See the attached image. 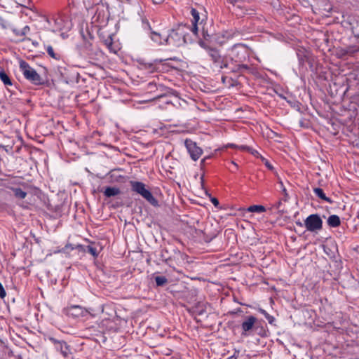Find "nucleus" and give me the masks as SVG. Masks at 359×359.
Returning <instances> with one entry per match:
<instances>
[{"label":"nucleus","instance_id":"f257e3e1","mask_svg":"<svg viewBox=\"0 0 359 359\" xmlns=\"http://www.w3.org/2000/svg\"><path fill=\"white\" fill-rule=\"evenodd\" d=\"M231 51L233 55V57L231 58V62L235 61V62L238 64L235 65L232 67H230L231 71L233 72H237L242 69H248V67L246 65L240 64L241 62L245 61L247 57V48L241 44H237L232 48Z\"/></svg>","mask_w":359,"mask_h":359},{"label":"nucleus","instance_id":"f03ea898","mask_svg":"<svg viewBox=\"0 0 359 359\" xmlns=\"http://www.w3.org/2000/svg\"><path fill=\"white\" fill-rule=\"evenodd\" d=\"M188 27L184 25H180L173 29L166 36V44L174 46H180L186 43L185 34Z\"/></svg>","mask_w":359,"mask_h":359},{"label":"nucleus","instance_id":"7ed1b4c3","mask_svg":"<svg viewBox=\"0 0 359 359\" xmlns=\"http://www.w3.org/2000/svg\"><path fill=\"white\" fill-rule=\"evenodd\" d=\"M20 69L24 75L25 78L34 85H40L43 83L41 76L29 66V65L24 61H20Z\"/></svg>","mask_w":359,"mask_h":359},{"label":"nucleus","instance_id":"20e7f679","mask_svg":"<svg viewBox=\"0 0 359 359\" xmlns=\"http://www.w3.org/2000/svg\"><path fill=\"white\" fill-rule=\"evenodd\" d=\"M131 189L133 191L141 195L144 199L153 205H158L157 200L153 196L151 193L146 189L145 184L140 182L130 181Z\"/></svg>","mask_w":359,"mask_h":359},{"label":"nucleus","instance_id":"39448f33","mask_svg":"<svg viewBox=\"0 0 359 359\" xmlns=\"http://www.w3.org/2000/svg\"><path fill=\"white\" fill-rule=\"evenodd\" d=\"M200 46L207 51L208 55L211 57V60L217 67L220 69L229 67V64L227 60L224 57H222L217 50L206 46L205 43L202 41L200 42Z\"/></svg>","mask_w":359,"mask_h":359},{"label":"nucleus","instance_id":"423d86ee","mask_svg":"<svg viewBox=\"0 0 359 359\" xmlns=\"http://www.w3.org/2000/svg\"><path fill=\"white\" fill-rule=\"evenodd\" d=\"M304 226L309 231H318L323 228V220L318 214H312L304 220Z\"/></svg>","mask_w":359,"mask_h":359},{"label":"nucleus","instance_id":"0eeeda50","mask_svg":"<svg viewBox=\"0 0 359 359\" xmlns=\"http://www.w3.org/2000/svg\"><path fill=\"white\" fill-rule=\"evenodd\" d=\"M184 144L191 158L194 161H197L203 153L202 149L198 147L195 142L189 139L184 141Z\"/></svg>","mask_w":359,"mask_h":359},{"label":"nucleus","instance_id":"6e6552de","mask_svg":"<svg viewBox=\"0 0 359 359\" xmlns=\"http://www.w3.org/2000/svg\"><path fill=\"white\" fill-rule=\"evenodd\" d=\"M67 313L70 316H72L74 318H79V317L86 316L87 314L89 313V312L87 309H86L83 307L74 305V306H72L69 308H68Z\"/></svg>","mask_w":359,"mask_h":359},{"label":"nucleus","instance_id":"1a4fd4ad","mask_svg":"<svg viewBox=\"0 0 359 359\" xmlns=\"http://www.w3.org/2000/svg\"><path fill=\"white\" fill-rule=\"evenodd\" d=\"M191 14L193 17V26L191 28V31L193 32V33L194 34L196 35L197 32H198L197 25L201 23V22H199V20H200L199 13L198 12V11L196 9L192 8L191 10Z\"/></svg>","mask_w":359,"mask_h":359},{"label":"nucleus","instance_id":"9d476101","mask_svg":"<svg viewBox=\"0 0 359 359\" xmlns=\"http://www.w3.org/2000/svg\"><path fill=\"white\" fill-rule=\"evenodd\" d=\"M257 321V318L252 316H248L246 320L243 322L241 327L243 332H248L252 330L255 323Z\"/></svg>","mask_w":359,"mask_h":359},{"label":"nucleus","instance_id":"9b49d317","mask_svg":"<svg viewBox=\"0 0 359 359\" xmlns=\"http://www.w3.org/2000/svg\"><path fill=\"white\" fill-rule=\"evenodd\" d=\"M55 348L64 357H68L71 354L69 346L65 341H57L55 344Z\"/></svg>","mask_w":359,"mask_h":359},{"label":"nucleus","instance_id":"f8f14e48","mask_svg":"<svg viewBox=\"0 0 359 359\" xmlns=\"http://www.w3.org/2000/svg\"><path fill=\"white\" fill-rule=\"evenodd\" d=\"M166 36H163L162 34L157 32H151L150 34V37L153 41L156 43L158 45H164L166 44L165 39Z\"/></svg>","mask_w":359,"mask_h":359},{"label":"nucleus","instance_id":"ddd939ff","mask_svg":"<svg viewBox=\"0 0 359 359\" xmlns=\"http://www.w3.org/2000/svg\"><path fill=\"white\" fill-rule=\"evenodd\" d=\"M118 170H113L109 172L107 174L108 177L110 179L111 182H120L123 178L122 175H119Z\"/></svg>","mask_w":359,"mask_h":359},{"label":"nucleus","instance_id":"4468645a","mask_svg":"<svg viewBox=\"0 0 359 359\" xmlns=\"http://www.w3.org/2000/svg\"><path fill=\"white\" fill-rule=\"evenodd\" d=\"M313 192L320 199H322L330 204H332L333 203V201L330 198H328L325 196L323 190L321 188H318V187L314 188Z\"/></svg>","mask_w":359,"mask_h":359},{"label":"nucleus","instance_id":"2eb2a0df","mask_svg":"<svg viewBox=\"0 0 359 359\" xmlns=\"http://www.w3.org/2000/svg\"><path fill=\"white\" fill-rule=\"evenodd\" d=\"M121 193V191L117 187H108L105 189L104 191V194L107 197H111L118 195Z\"/></svg>","mask_w":359,"mask_h":359},{"label":"nucleus","instance_id":"dca6fc26","mask_svg":"<svg viewBox=\"0 0 359 359\" xmlns=\"http://www.w3.org/2000/svg\"><path fill=\"white\" fill-rule=\"evenodd\" d=\"M327 224L331 227L339 226L341 224L340 218L336 215H330L327 219Z\"/></svg>","mask_w":359,"mask_h":359},{"label":"nucleus","instance_id":"f3484780","mask_svg":"<svg viewBox=\"0 0 359 359\" xmlns=\"http://www.w3.org/2000/svg\"><path fill=\"white\" fill-rule=\"evenodd\" d=\"M358 51H359V46L358 45L350 46L341 50L343 55H353Z\"/></svg>","mask_w":359,"mask_h":359},{"label":"nucleus","instance_id":"a211bd4d","mask_svg":"<svg viewBox=\"0 0 359 359\" xmlns=\"http://www.w3.org/2000/svg\"><path fill=\"white\" fill-rule=\"evenodd\" d=\"M247 210L248 212H258V213L264 212L266 211L265 207L263 205H251Z\"/></svg>","mask_w":359,"mask_h":359},{"label":"nucleus","instance_id":"6ab92c4d","mask_svg":"<svg viewBox=\"0 0 359 359\" xmlns=\"http://www.w3.org/2000/svg\"><path fill=\"white\" fill-rule=\"evenodd\" d=\"M0 79L6 86H11L12 82L8 74L4 71L0 72Z\"/></svg>","mask_w":359,"mask_h":359},{"label":"nucleus","instance_id":"aec40b11","mask_svg":"<svg viewBox=\"0 0 359 359\" xmlns=\"http://www.w3.org/2000/svg\"><path fill=\"white\" fill-rule=\"evenodd\" d=\"M13 191L14 192L15 196L18 198L23 199L27 196V193L25 191H22L20 188L13 189Z\"/></svg>","mask_w":359,"mask_h":359},{"label":"nucleus","instance_id":"412c9836","mask_svg":"<svg viewBox=\"0 0 359 359\" xmlns=\"http://www.w3.org/2000/svg\"><path fill=\"white\" fill-rule=\"evenodd\" d=\"M259 311L266 318V319L268 320V322L270 324H273V323L275 320V318L273 316L269 315L265 310L262 309H259Z\"/></svg>","mask_w":359,"mask_h":359},{"label":"nucleus","instance_id":"4be33fe9","mask_svg":"<svg viewBox=\"0 0 359 359\" xmlns=\"http://www.w3.org/2000/svg\"><path fill=\"white\" fill-rule=\"evenodd\" d=\"M155 281L158 286H163L167 283L168 280L165 276H156L155 277Z\"/></svg>","mask_w":359,"mask_h":359},{"label":"nucleus","instance_id":"5701e85b","mask_svg":"<svg viewBox=\"0 0 359 359\" xmlns=\"http://www.w3.org/2000/svg\"><path fill=\"white\" fill-rule=\"evenodd\" d=\"M88 252L91 254L93 257H96L98 255V252L96 248L93 246H88Z\"/></svg>","mask_w":359,"mask_h":359},{"label":"nucleus","instance_id":"b1692460","mask_svg":"<svg viewBox=\"0 0 359 359\" xmlns=\"http://www.w3.org/2000/svg\"><path fill=\"white\" fill-rule=\"evenodd\" d=\"M46 51H47L48 54L51 57L55 58V59H57L56 55H55V52H54V50H53V47H52V46H47V48H46Z\"/></svg>","mask_w":359,"mask_h":359},{"label":"nucleus","instance_id":"393cba45","mask_svg":"<svg viewBox=\"0 0 359 359\" xmlns=\"http://www.w3.org/2000/svg\"><path fill=\"white\" fill-rule=\"evenodd\" d=\"M260 158L269 170L273 169V167L272 166V165L264 157H263L262 156H260Z\"/></svg>","mask_w":359,"mask_h":359},{"label":"nucleus","instance_id":"a878e982","mask_svg":"<svg viewBox=\"0 0 359 359\" xmlns=\"http://www.w3.org/2000/svg\"><path fill=\"white\" fill-rule=\"evenodd\" d=\"M29 30H30V28L29 26H27V25L25 26L22 28V29L20 31V36H24L26 34H27L28 32H29Z\"/></svg>","mask_w":359,"mask_h":359},{"label":"nucleus","instance_id":"bb28decb","mask_svg":"<svg viewBox=\"0 0 359 359\" xmlns=\"http://www.w3.org/2000/svg\"><path fill=\"white\" fill-rule=\"evenodd\" d=\"M248 152L252 154L253 156H255L257 158H260L261 155L259 154V152L257 151H256L255 149H253L251 147H250V149H248Z\"/></svg>","mask_w":359,"mask_h":359},{"label":"nucleus","instance_id":"cd10ccee","mask_svg":"<svg viewBox=\"0 0 359 359\" xmlns=\"http://www.w3.org/2000/svg\"><path fill=\"white\" fill-rule=\"evenodd\" d=\"M6 295V292L2 285V284L0 283V297L4 298Z\"/></svg>","mask_w":359,"mask_h":359},{"label":"nucleus","instance_id":"c85d7f7f","mask_svg":"<svg viewBox=\"0 0 359 359\" xmlns=\"http://www.w3.org/2000/svg\"><path fill=\"white\" fill-rule=\"evenodd\" d=\"M236 147L241 150L246 151L248 152V149H250V147L245 146V145L236 146Z\"/></svg>","mask_w":359,"mask_h":359},{"label":"nucleus","instance_id":"c756f323","mask_svg":"<svg viewBox=\"0 0 359 359\" xmlns=\"http://www.w3.org/2000/svg\"><path fill=\"white\" fill-rule=\"evenodd\" d=\"M146 69H148L150 72H154L155 68L153 65L149 64L145 67Z\"/></svg>","mask_w":359,"mask_h":359},{"label":"nucleus","instance_id":"7c9ffc66","mask_svg":"<svg viewBox=\"0 0 359 359\" xmlns=\"http://www.w3.org/2000/svg\"><path fill=\"white\" fill-rule=\"evenodd\" d=\"M211 202L213 203L215 206H217L219 205V201L216 198H212L211 199Z\"/></svg>","mask_w":359,"mask_h":359},{"label":"nucleus","instance_id":"2f4dec72","mask_svg":"<svg viewBox=\"0 0 359 359\" xmlns=\"http://www.w3.org/2000/svg\"><path fill=\"white\" fill-rule=\"evenodd\" d=\"M12 30H13V32L16 36H20V31H21V30H18V29H15V28H13Z\"/></svg>","mask_w":359,"mask_h":359},{"label":"nucleus","instance_id":"473e14b6","mask_svg":"<svg viewBox=\"0 0 359 359\" xmlns=\"http://www.w3.org/2000/svg\"><path fill=\"white\" fill-rule=\"evenodd\" d=\"M280 186L283 188V191L285 195H287L286 189L284 187L283 184L282 182H280Z\"/></svg>","mask_w":359,"mask_h":359},{"label":"nucleus","instance_id":"72a5a7b5","mask_svg":"<svg viewBox=\"0 0 359 359\" xmlns=\"http://www.w3.org/2000/svg\"><path fill=\"white\" fill-rule=\"evenodd\" d=\"M282 204L281 201H279L276 205H275V208L278 209L280 206V205Z\"/></svg>","mask_w":359,"mask_h":359},{"label":"nucleus","instance_id":"f704fd0d","mask_svg":"<svg viewBox=\"0 0 359 359\" xmlns=\"http://www.w3.org/2000/svg\"><path fill=\"white\" fill-rule=\"evenodd\" d=\"M228 1L234 5L236 2V0H228Z\"/></svg>","mask_w":359,"mask_h":359},{"label":"nucleus","instance_id":"c9c22d12","mask_svg":"<svg viewBox=\"0 0 359 359\" xmlns=\"http://www.w3.org/2000/svg\"><path fill=\"white\" fill-rule=\"evenodd\" d=\"M296 224H297V225H299V226H302V222H296Z\"/></svg>","mask_w":359,"mask_h":359},{"label":"nucleus","instance_id":"e433bc0d","mask_svg":"<svg viewBox=\"0 0 359 359\" xmlns=\"http://www.w3.org/2000/svg\"><path fill=\"white\" fill-rule=\"evenodd\" d=\"M232 163L235 165V166H237V164L234 162H232Z\"/></svg>","mask_w":359,"mask_h":359}]
</instances>
